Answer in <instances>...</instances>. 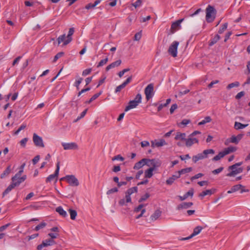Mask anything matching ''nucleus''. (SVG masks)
<instances>
[{
	"instance_id": "nucleus-20",
	"label": "nucleus",
	"mask_w": 250,
	"mask_h": 250,
	"mask_svg": "<svg viewBox=\"0 0 250 250\" xmlns=\"http://www.w3.org/2000/svg\"><path fill=\"white\" fill-rule=\"evenodd\" d=\"M180 177V176L179 173L177 172L175 175H173L171 177L167 180L166 184L168 185H171L173 183L175 180L179 178Z\"/></svg>"
},
{
	"instance_id": "nucleus-8",
	"label": "nucleus",
	"mask_w": 250,
	"mask_h": 250,
	"mask_svg": "<svg viewBox=\"0 0 250 250\" xmlns=\"http://www.w3.org/2000/svg\"><path fill=\"white\" fill-rule=\"evenodd\" d=\"M179 44L178 42L174 41L169 47L168 52L173 57H176L177 56V48Z\"/></svg>"
},
{
	"instance_id": "nucleus-57",
	"label": "nucleus",
	"mask_w": 250,
	"mask_h": 250,
	"mask_svg": "<svg viewBox=\"0 0 250 250\" xmlns=\"http://www.w3.org/2000/svg\"><path fill=\"white\" fill-rule=\"evenodd\" d=\"M145 206L144 204H140L137 207L135 208L134 209V212H138L142 209V208Z\"/></svg>"
},
{
	"instance_id": "nucleus-49",
	"label": "nucleus",
	"mask_w": 250,
	"mask_h": 250,
	"mask_svg": "<svg viewBox=\"0 0 250 250\" xmlns=\"http://www.w3.org/2000/svg\"><path fill=\"white\" fill-rule=\"evenodd\" d=\"M141 37H142L141 31L137 32V33H136L135 34V36L134 37V40L135 41H139L141 39Z\"/></svg>"
},
{
	"instance_id": "nucleus-18",
	"label": "nucleus",
	"mask_w": 250,
	"mask_h": 250,
	"mask_svg": "<svg viewBox=\"0 0 250 250\" xmlns=\"http://www.w3.org/2000/svg\"><path fill=\"white\" fill-rule=\"evenodd\" d=\"M139 104V103L135 100L129 101L128 105H127L125 109V111L127 112L131 109L135 108Z\"/></svg>"
},
{
	"instance_id": "nucleus-56",
	"label": "nucleus",
	"mask_w": 250,
	"mask_h": 250,
	"mask_svg": "<svg viewBox=\"0 0 250 250\" xmlns=\"http://www.w3.org/2000/svg\"><path fill=\"white\" fill-rule=\"evenodd\" d=\"M204 175V174L202 173H199L194 176L191 177L190 179L191 181H193L195 179H198L199 178H200L202 177Z\"/></svg>"
},
{
	"instance_id": "nucleus-58",
	"label": "nucleus",
	"mask_w": 250,
	"mask_h": 250,
	"mask_svg": "<svg viewBox=\"0 0 250 250\" xmlns=\"http://www.w3.org/2000/svg\"><path fill=\"white\" fill-rule=\"evenodd\" d=\"M87 109H85L84 111H83L81 113L80 116L78 117V118H77V119L75 120V122H77L79 120H80L81 118H83L85 115V114H86V113L87 112Z\"/></svg>"
},
{
	"instance_id": "nucleus-63",
	"label": "nucleus",
	"mask_w": 250,
	"mask_h": 250,
	"mask_svg": "<svg viewBox=\"0 0 250 250\" xmlns=\"http://www.w3.org/2000/svg\"><path fill=\"white\" fill-rule=\"evenodd\" d=\"M48 235L51 237L50 239L53 240L54 239L56 238L59 236V234L57 233H48Z\"/></svg>"
},
{
	"instance_id": "nucleus-5",
	"label": "nucleus",
	"mask_w": 250,
	"mask_h": 250,
	"mask_svg": "<svg viewBox=\"0 0 250 250\" xmlns=\"http://www.w3.org/2000/svg\"><path fill=\"white\" fill-rule=\"evenodd\" d=\"M26 175H24L21 177V175L15 174L11 178L12 185L15 187H18L26 179Z\"/></svg>"
},
{
	"instance_id": "nucleus-38",
	"label": "nucleus",
	"mask_w": 250,
	"mask_h": 250,
	"mask_svg": "<svg viewBox=\"0 0 250 250\" xmlns=\"http://www.w3.org/2000/svg\"><path fill=\"white\" fill-rule=\"evenodd\" d=\"M42 242H44V244H45V247L49 246H52L56 244L55 241L52 239H46Z\"/></svg>"
},
{
	"instance_id": "nucleus-27",
	"label": "nucleus",
	"mask_w": 250,
	"mask_h": 250,
	"mask_svg": "<svg viewBox=\"0 0 250 250\" xmlns=\"http://www.w3.org/2000/svg\"><path fill=\"white\" fill-rule=\"evenodd\" d=\"M186 134L185 133H181V132H177L176 133V135L175 137V140H182V141H185L187 139L186 138Z\"/></svg>"
},
{
	"instance_id": "nucleus-40",
	"label": "nucleus",
	"mask_w": 250,
	"mask_h": 250,
	"mask_svg": "<svg viewBox=\"0 0 250 250\" xmlns=\"http://www.w3.org/2000/svg\"><path fill=\"white\" fill-rule=\"evenodd\" d=\"M102 93V91L99 92V93H97L95 94H94L90 99L89 101H86V104H90L94 100H96L99 96H100Z\"/></svg>"
},
{
	"instance_id": "nucleus-6",
	"label": "nucleus",
	"mask_w": 250,
	"mask_h": 250,
	"mask_svg": "<svg viewBox=\"0 0 250 250\" xmlns=\"http://www.w3.org/2000/svg\"><path fill=\"white\" fill-rule=\"evenodd\" d=\"M145 94L147 101H149L154 95V85L153 83H150L145 89Z\"/></svg>"
},
{
	"instance_id": "nucleus-43",
	"label": "nucleus",
	"mask_w": 250,
	"mask_h": 250,
	"mask_svg": "<svg viewBox=\"0 0 250 250\" xmlns=\"http://www.w3.org/2000/svg\"><path fill=\"white\" fill-rule=\"evenodd\" d=\"M46 226V224L45 222H42L37 225L34 229V230L36 231H38L40 229L44 228Z\"/></svg>"
},
{
	"instance_id": "nucleus-11",
	"label": "nucleus",
	"mask_w": 250,
	"mask_h": 250,
	"mask_svg": "<svg viewBox=\"0 0 250 250\" xmlns=\"http://www.w3.org/2000/svg\"><path fill=\"white\" fill-rule=\"evenodd\" d=\"M62 145L64 150H77L79 148L78 145L75 142L62 143Z\"/></svg>"
},
{
	"instance_id": "nucleus-36",
	"label": "nucleus",
	"mask_w": 250,
	"mask_h": 250,
	"mask_svg": "<svg viewBox=\"0 0 250 250\" xmlns=\"http://www.w3.org/2000/svg\"><path fill=\"white\" fill-rule=\"evenodd\" d=\"M15 188V187L12 185V183L9 185V186L6 188V189L3 191L2 193V197H4L6 194H7L10 191L12 190V189Z\"/></svg>"
},
{
	"instance_id": "nucleus-19",
	"label": "nucleus",
	"mask_w": 250,
	"mask_h": 250,
	"mask_svg": "<svg viewBox=\"0 0 250 250\" xmlns=\"http://www.w3.org/2000/svg\"><path fill=\"white\" fill-rule=\"evenodd\" d=\"M194 143H198V140L193 137H189L188 139L186 140V145L188 147L191 146Z\"/></svg>"
},
{
	"instance_id": "nucleus-61",
	"label": "nucleus",
	"mask_w": 250,
	"mask_h": 250,
	"mask_svg": "<svg viewBox=\"0 0 250 250\" xmlns=\"http://www.w3.org/2000/svg\"><path fill=\"white\" fill-rule=\"evenodd\" d=\"M177 107H178V106H177V104H173L171 106V107L169 110L170 114H172L174 112V111H175V110L177 108Z\"/></svg>"
},
{
	"instance_id": "nucleus-53",
	"label": "nucleus",
	"mask_w": 250,
	"mask_h": 250,
	"mask_svg": "<svg viewBox=\"0 0 250 250\" xmlns=\"http://www.w3.org/2000/svg\"><path fill=\"white\" fill-rule=\"evenodd\" d=\"M118 191V189L117 188H112L109 190H108L107 192H106V194L107 195H109V194H111L112 193H115V192H117Z\"/></svg>"
},
{
	"instance_id": "nucleus-54",
	"label": "nucleus",
	"mask_w": 250,
	"mask_h": 250,
	"mask_svg": "<svg viewBox=\"0 0 250 250\" xmlns=\"http://www.w3.org/2000/svg\"><path fill=\"white\" fill-rule=\"evenodd\" d=\"M224 167H220L219 168L214 169L212 171V173L213 174H218V173H220L222 170H223Z\"/></svg>"
},
{
	"instance_id": "nucleus-51",
	"label": "nucleus",
	"mask_w": 250,
	"mask_h": 250,
	"mask_svg": "<svg viewBox=\"0 0 250 250\" xmlns=\"http://www.w3.org/2000/svg\"><path fill=\"white\" fill-rule=\"evenodd\" d=\"M25 166V163L22 164L20 167V170L16 173V174L21 176L22 173L23 172V168H24Z\"/></svg>"
},
{
	"instance_id": "nucleus-48",
	"label": "nucleus",
	"mask_w": 250,
	"mask_h": 250,
	"mask_svg": "<svg viewBox=\"0 0 250 250\" xmlns=\"http://www.w3.org/2000/svg\"><path fill=\"white\" fill-rule=\"evenodd\" d=\"M227 26H228V23H225L222 26V27L219 29V30L218 31V33L219 34H222L227 29Z\"/></svg>"
},
{
	"instance_id": "nucleus-50",
	"label": "nucleus",
	"mask_w": 250,
	"mask_h": 250,
	"mask_svg": "<svg viewBox=\"0 0 250 250\" xmlns=\"http://www.w3.org/2000/svg\"><path fill=\"white\" fill-rule=\"evenodd\" d=\"M215 153V151L212 149H206L204 150V153L206 155V157H208V154H214Z\"/></svg>"
},
{
	"instance_id": "nucleus-44",
	"label": "nucleus",
	"mask_w": 250,
	"mask_h": 250,
	"mask_svg": "<svg viewBox=\"0 0 250 250\" xmlns=\"http://www.w3.org/2000/svg\"><path fill=\"white\" fill-rule=\"evenodd\" d=\"M150 196V195L148 193H146L144 195L142 196L141 198L139 200V202L141 203L144 201H146L147 199H148Z\"/></svg>"
},
{
	"instance_id": "nucleus-39",
	"label": "nucleus",
	"mask_w": 250,
	"mask_h": 250,
	"mask_svg": "<svg viewBox=\"0 0 250 250\" xmlns=\"http://www.w3.org/2000/svg\"><path fill=\"white\" fill-rule=\"evenodd\" d=\"M236 150V148L234 146H229L227 148H226L224 151L226 155L231 153L233 152Z\"/></svg>"
},
{
	"instance_id": "nucleus-32",
	"label": "nucleus",
	"mask_w": 250,
	"mask_h": 250,
	"mask_svg": "<svg viewBox=\"0 0 250 250\" xmlns=\"http://www.w3.org/2000/svg\"><path fill=\"white\" fill-rule=\"evenodd\" d=\"M220 39V37L218 34L216 35L212 39H211L208 43L209 46H212L216 43Z\"/></svg>"
},
{
	"instance_id": "nucleus-46",
	"label": "nucleus",
	"mask_w": 250,
	"mask_h": 250,
	"mask_svg": "<svg viewBox=\"0 0 250 250\" xmlns=\"http://www.w3.org/2000/svg\"><path fill=\"white\" fill-rule=\"evenodd\" d=\"M64 55V53L63 52H60L57 53L54 57L53 59V62H55L57 60L62 57Z\"/></svg>"
},
{
	"instance_id": "nucleus-29",
	"label": "nucleus",
	"mask_w": 250,
	"mask_h": 250,
	"mask_svg": "<svg viewBox=\"0 0 250 250\" xmlns=\"http://www.w3.org/2000/svg\"><path fill=\"white\" fill-rule=\"evenodd\" d=\"M11 171V165H9L7 166L5 170L0 175V178L3 179L5 177L7 176Z\"/></svg>"
},
{
	"instance_id": "nucleus-7",
	"label": "nucleus",
	"mask_w": 250,
	"mask_h": 250,
	"mask_svg": "<svg viewBox=\"0 0 250 250\" xmlns=\"http://www.w3.org/2000/svg\"><path fill=\"white\" fill-rule=\"evenodd\" d=\"M66 179L67 182L71 186H78L79 182L78 180L75 177L74 175H66L65 177L62 178L61 180Z\"/></svg>"
},
{
	"instance_id": "nucleus-25",
	"label": "nucleus",
	"mask_w": 250,
	"mask_h": 250,
	"mask_svg": "<svg viewBox=\"0 0 250 250\" xmlns=\"http://www.w3.org/2000/svg\"><path fill=\"white\" fill-rule=\"evenodd\" d=\"M161 213L162 212L159 209L156 210L150 216L151 220L152 221L156 220L161 215Z\"/></svg>"
},
{
	"instance_id": "nucleus-16",
	"label": "nucleus",
	"mask_w": 250,
	"mask_h": 250,
	"mask_svg": "<svg viewBox=\"0 0 250 250\" xmlns=\"http://www.w3.org/2000/svg\"><path fill=\"white\" fill-rule=\"evenodd\" d=\"M193 204L192 202H183L178 205L176 207V209L179 210L182 209H187L190 208Z\"/></svg>"
},
{
	"instance_id": "nucleus-55",
	"label": "nucleus",
	"mask_w": 250,
	"mask_h": 250,
	"mask_svg": "<svg viewBox=\"0 0 250 250\" xmlns=\"http://www.w3.org/2000/svg\"><path fill=\"white\" fill-rule=\"evenodd\" d=\"M91 71H92L91 68L86 69L83 71L82 75L83 76H85L91 73Z\"/></svg>"
},
{
	"instance_id": "nucleus-45",
	"label": "nucleus",
	"mask_w": 250,
	"mask_h": 250,
	"mask_svg": "<svg viewBox=\"0 0 250 250\" xmlns=\"http://www.w3.org/2000/svg\"><path fill=\"white\" fill-rule=\"evenodd\" d=\"M108 62V58L106 57L104 59H103L100 61V62H99L97 67H101L103 66L104 64H106L107 62Z\"/></svg>"
},
{
	"instance_id": "nucleus-21",
	"label": "nucleus",
	"mask_w": 250,
	"mask_h": 250,
	"mask_svg": "<svg viewBox=\"0 0 250 250\" xmlns=\"http://www.w3.org/2000/svg\"><path fill=\"white\" fill-rule=\"evenodd\" d=\"M206 158H207L206 155L204 153L203 151L202 153H198L197 155L193 156L192 157V161L194 163H196L197 161Z\"/></svg>"
},
{
	"instance_id": "nucleus-23",
	"label": "nucleus",
	"mask_w": 250,
	"mask_h": 250,
	"mask_svg": "<svg viewBox=\"0 0 250 250\" xmlns=\"http://www.w3.org/2000/svg\"><path fill=\"white\" fill-rule=\"evenodd\" d=\"M194 194V189L193 188H191L188 192L186 193L184 196H179V198L181 201H184L186 200L189 196L192 197Z\"/></svg>"
},
{
	"instance_id": "nucleus-12",
	"label": "nucleus",
	"mask_w": 250,
	"mask_h": 250,
	"mask_svg": "<svg viewBox=\"0 0 250 250\" xmlns=\"http://www.w3.org/2000/svg\"><path fill=\"white\" fill-rule=\"evenodd\" d=\"M149 159L146 158H144L138 162L136 163L134 167L133 168L134 169H139L142 167L144 165H147V166H150V165L149 164Z\"/></svg>"
},
{
	"instance_id": "nucleus-10",
	"label": "nucleus",
	"mask_w": 250,
	"mask_h": 250,
	"mask_svg": "<svg viewBox=\"0 0 250 250\" xmlns=\"http://www.w3.org/2000/svg\"><path fill=\"white\" fill-rule=\"evenodd\" d=\"M150 142L151 146L153 148H155V147H159L167 145L166 141L163 139L152 140Z\"/></svg>"
},
{
	"instance_id": "nucleus-13",
	"label": "nucleus",
	"mask_w": 250,
	"mask_h": 250,
	"mask_svg": "<svg viewBox=\"0 0 250 250\" xmlns=\"http://www.w3.org/2000/svg\"><path fill=\"white\" fill-rule=\"evenodd\" d=\"M60 170V162H58L56 166V169L54 174L50 175L46 179V182H50L55 178H57L59 175Z\"/></svg>"
},
{
	"instance_id": "nucleus-34",
	"label": "nucleus",
	"mask_w": 250,
	"mask_h": 250,
	"mask_svg": "<svg viewBox=\"0 0 250 250\" xmlns=\"http://www.w3.org/2000/svg\"><path fill=\"white\" fill-rule=\"evenodd\" d=\"M213 192L212 191V189H208L200 193L199 195V196L203 198L206 195H211L213 194Z\"/></svg>"
},
{
	"instance_id": "nucleus-62",
	"label": "nucleus",
	"mask_w": 250,
	"mask_h": 250,
	"mask_svg": "<svg viewBox=\"0 0 250 250\" xmlns=\"http://www.w3.org/2000/svg\"><path fill=\"white\" fill-rule=\"evenodd\" d=\"M150 144L147 141H144L141 142V146L142 147L149 146Z\"/></svg>"
},
{
	"instance_id": "nucleus-52",
	"label": "nucleus",
	"mask_w": 250,
	"mask_h": 250,
	"mask_svg": "<svg viewBox=\"0 0 250 250\" xmlns=\"http://www.w3.org/2000/svg\"><path fill=\"white\" fill-rule=\"evenodd\" d=\"M130 70V69L129 68H125V69H123L122 71H120L119 73H118V76H119L120 78H121L123 77V76L124 75V74L129 71Z\"/></svg>"
},
{
	"instance_id": "nucleus-33",
	"label": "nucleus",
	"mask_w": 250,
	"mask_h": 250,
	"mask_svg": "<svg viewBox=\"0 0 250 250\" xmlns=\"http://www.w3.org/2000/svg\"><path fill=\"white\" fill-rule=\"evenodd\" d=\"M154 171L153 168H149L145 172V177L150 178L153 176V171Z\"/></svg>"
},
{
	"instance_id": "nucleus-59",
	"label": "nucleus",
	"mask_w": 250,
	"mask_h": 250,
	"mask_svg": "<svg viewBox=\"0 0 250 250\" xmlns=\"http://www.w3.org/2000/svg\"><path fill=\"white\" fill-rule=\"evenodd\" d=\"M28 141V138H23V139H22L21 141H20V144L21 145L24 147L26 146V144L27 143Z\"/></svg>"
},
{
	"instance_id": "nucleus-24",
	"label": "nucleus",
	"mask_w": 250,
	"mask_h": 250,
	"mask_svg": "<svg viewBox=\"0 0 250 250\" xmlns=\"http://www.w3.org/2000/svg\"><path fill=\"white\" fill-rule=\"evenodd\" d=\"M121 63H122V61L121 60H118L112 63H111V64H110L109 65L107 66V67H106V69H105L106 71H108L111 68L119 66L121 64Z\"/></svg>"
},
{
	"instance_id": "nucleus-60",
	"label": "nucleus",
	"mask_w": 250,
	"mask_h": 250,
	"mask_svg": "<svg viewBox=\"0 0 250 250\" xmlns=\"http://www.w3.org/2000/svg\"><path fill=\"white\" fill-rule=\"evenodd\" d=\"M134 100L137 101L139 104L141 103V101H142V96H141V94H140V93L137 94Z\"/></svg>"
},
{
	"instance_id": "nucleus-31",
	"label": "nucleus",
	"mask_w": 250,
	"mask_h": 250,
	"mask_svg": "<svg viewBox=\"0 0 250 250\" xmlns=\"http://www.w3.org/2000/svg\"><path fill=\"white\" fill-rule=\"evenodd\" d=\"M248 125V124H243L241 123L235 122L234 123V128L238 130L240 129H243Z\"/></svg>"
},
{
	"instance_id": "nucleus-47",
	"label": "nucleus",
	"mask_w": 250,
	"mask_h": 250,
	"mask_svg": "<svg viewBox=\"0 0 250 250\" xmlns=\"http://www.w3.org/2000/svg\"><path fill=\"white\" fill-rule=\"evenodd\" d=\"M83 79L82 78H80L78 80L76 81L74 83V86L76 87L77 90L79 89V85L82 83Z\"/></svg>"
},
{
	"instance_id": "nucleus-2",
	"label": "nucleus",
	"mask_w": 250,
	"mask_h": 250,
	"mask_svg": "<svg viewBox=\"0 0 250 250\" xmlns=\"http://www.w3.org/2000/svg\"><path fill=\"white\" fill-rule=\"evenodd\" d=\"M138 192V188L137 187H134L128 188L125 192V199L123 198L119 201V204L121 206H123L126 205V203L131 202V195L134 193H137Z\"/></svg>"
},
{
	"instance_id": "nucleus-17",
	"label": "nucleus",
	"mask_w": 250,
	"mask_h": 250,
	"mask_svg": "<svg viewBox=\"0 0 250 250\" xmlns=\"http://www.w3.org/2000/svg\"><path fill=\"white\" fill-rule=\"evenodd\" d=\"M243 136V134H239L237 136L234 135L232 136L229 139V142L231 143H234L235 144H237L239 142V141L242 139Z\"/></svg>"
},
{
	"instance_id": "nucleus-14",
	"label": "nucleus",
	"mask_w": 250,
	"mask_h": 250,
	"mask_svg": "<svg viewBox=\"0 0 250 250\" xmlns=\"http://www.w3.org/2000/svg\"><path fill=\"white\" fill-rule=\"evenodd\" d=\"M203 229V228L201 226H197L194 229L192 233L190 236H189L187 237L182 238L180 240L181 241L188 240V239L192 238L194 236L200 233V232L201 231V230Z\"/></svg>"
},
{
	"instance_id": "nucleus-15",
	"label": "nucleus",
	"mask_w": 250,
	"mask_h": 250,
	"mask_svg": "<svg viewBox=\"0 0 250 250\" xmlns=\"http://www.w3.org/2000/svg\"><path fill=\"white\" fill-rule=\"evenodd\" d=\"M149 164L152 166L150 168H153L154 170L157 167H159L161 165V162L159 160L155 159H149Z\"/></svg>"
},
{
	"instance_id": "nucleus-64",
	"label": "nucleus",
	"mask_w": 250,
	"mask_h": 250,
	"mask_svg": "<svg viewBox=\"0 0 250 250\" xmlns=\"http://www.w3.org/2000/svg\"><path fill=\"white\" fill-rule=\"evenodd\" d=\"M245 94V93L244 91H241V92H239L238 93H237V94L235 96V98L236 99H239L241 97L244 96Z\"/></svg>"
},
{
	"instance_id": "nucleus-30",
	"label": "nucleus",
	"mask_w": 250,
	"mask_h": 250,
	"mask_svg": "<svg viewBox=\"0 0 250 250\" xmlns=\"http://www.w3.org/2000/svg\"><path fill=\"white\" fill-rule=\"evenodd\" d=\"M225 155H226V154L223 150V151L220 152L218 155L214 156L212 158V160L213 161H217L220 160L221 158H223Z\"/></svg>"
},
{
	"instance_id": "nucleus-26",
	"label": "nucleus",
	"mask_w": 250,
	"mask_h": 250,
	"mask_svg": "<svg viewBox=\"0 0 250 250\" xmlns=\"http://www.w3.org/2000/svg\"><path fill=\"white\" fill-rule=\"evenodd\" d=\"M241 188H243V186L241 184L234 185L233 187H232V188H230L229 190L228 191L227 193L228 194H230L236 192L240 189Z\"/></svg>"
},
{
	"instance_id": "nucleus-28",
	"label": "nucleus",
	"mask_w": 250,
	"mask_h": 250,
	"mask_svg": "<svg viewBox=\"0 0 250 250\" xmlns=\"http://www.w3.org/2000/svg\"><path fill=\"white\" fill-rule=\"evenodd\" d=\"M56 211L63 217L67 216V212L63 209L61 206L57 207L56 208Z\"/></svg>"
},
{
	"instance_id": "nucleus-35",
	"label": "nucleus",
	"mask_w": 250,
	"mask_h": 250,
	"mask_svg": "<svg viewBox=\"0 0 250 250\" xmlns=\"http://www.w3.org/2000/svg\"><path fill=\"white\" fill-rule=\"evenodd\" d=\"M211 121V117L210 116H207L204 118V120H203L202 121L199 122L198 124V125H202L206 124V123H209Z\"/></svg>"
},
{
	"instance_id": "nucleus-9",
	"label": "nucleus",
	"mask_w": 250,
	"mask_h": 250,
	"mask_svg": "<svg viewBox=\"0 0 250 250\" xmlns=\"http://www.w3.org/2000/svg\"><path fill=\"white\" fill-rule=\"evenodd\" d=\"M33 141L36 146L40 147H44L42 138L35 133L33 135Z\"/></svg>"
},
{
	"instance_id": "nucleus-42",
	"label": "nucleus",
	"mask_w": 250,
	"mask_h": 250,
	"mask_svg": "<svg viewBox=\"0 0 250 250\" xmlns=\"http://www.w3.org/2000/svg\"><path fill=\"white\" fill-rule=\"evenodd\" d=\"M191 170H192V168L190 167L182 169L181 170L178 171V173H179L180 176H181V175L182 174L189 172Z\"/></svg>"
},
{
	"instance_id": "nucleus-22",
	"label": "nucleus",
	"mask_w": 250,
	"mask_h": 250,
	"mask_svg": "<svg viewBox=\"0 0 250 250\" xmlns=\"http://www.w3.org/2000/svg\"><path fill=\"white\" fill-rule=\"evenodd\" d=\"M183 20L184 19H180L172 23L171 26V30H172V33H173L174 32V30L176 29V28L180 26V24L183 21Z\"/></svg>"
},
{
	"instance_id": "nucleus-37",
	"label": "nucleus",
	"mask_w": 250,
	"mask_h": 250,
	"mask_svg": "<svg viewBox=\"0 0 250 250\" xmlns=\"http://www.w3.org/2000/svg\"><path fill=\"white\" fill-rule=\"evenodd\" d=\"M68 211L69 213H70V218L72 220H74L76 219V217L77 215V211L75 210H74V209H72L71 208H69L68 210Z\"/></svg>"
},
{
	"instance_id": "nucleus-4",
	"label": "nucleus",
	"mask_w": 250,
	"mask_h": 250,
	"mask_svg": "<svg viewBox=\"0 0 250 250\" xmlns=\"http://www.w3.org/2000/svg\"><path fill=\"white\" fill-rule=\"evenodd\" d=\"M242 164V162H239L229 166L228 169L231 171L228 173L227 176L228 177L234 176L237 174L242 172L243 170L242 167L237 168V167L241 166Z\"/></svg>"
},
{
	"instance_id": "nucleus-1",
	"label": "nucleus",
	"mask_w": 250,
	"mask_h": 250,
	"mask_svg": "<svg viewBox=\"0 0 250 250\" xmlns=\"http://www.w3.org/2000/svg\"><path fill=\"white\" fill-rule=\"evenodd\" d=\"M74 33V28L73 27L69 28L68 33L67 36L64 34L60 36L58 39V43L59 45L61 43L63 42L62 45H66L69 43L72 40V36Z\"/></svg>"
},
{
	"instance_id": "nucleus-3",
	"label": "nucleus",
	"mask_w": 250,
	"mask_h": 250,
	"mask_svg": "<svg viewBox=\"0 0 250 250\" xmlns=\"http://www.w3.org/2000/svg\"><path fill=\"white\" fill-rule=\"evenodd\" d=\"M206 20L208 23L212 22L215 19L217 11L214 7L208 5L206 9Z\"/></svg>"
},
{
	"instance_id": "nucleus-41",
	"label": "nucleus",
	"mask_w": 250,
	"mask_h": 250,
	"mask_svg": "<svg viewBox=\"0 0 250 250\" xmlns=\"http://www.w3.org/2000/svg\"><path fill=\"white\" fill-rule=\"evenodd\" d=\"M240 85V83L239 82L236 81V82H235L234 83H229V84L228 85V86H227V89L229 90V89H230L231 88H233L234 87H238Z\"/></svg>"
}]
</instances>
